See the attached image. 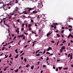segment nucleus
<instances>
[{
	"label": "nucleus",
	"instance_id": "603ef678",
	"mask_svg": "<svg viewBox=\"0 0 73 73\" xmlns=\"http://www.w3.org/2000/svg\"><path fill=\"white\" fill-rule=\"evenodd\" d=\"M25 25V24H23L22 25V26L23 27H24V25Z\"/></svg>",
	"mask_w": 73,
	"mask_h": 73
},
{
	"label": "nucleus",
	"instance_id": "f704fd0d",
	"mask_svg": "<svg viewBox=\"0 0 73 73\" xmlns=\"http://www.w3.org/2000/svg\"><path fill=\"white\" fill-rule=\"evenodd\" d=\"M70 34H69L68 36V38H70Z\"/></svg>",
	"mask_w": 73,
	"mask_h": 73
},
{
	"label": "nucleus",
	"instance_id": "72a5a7b5",
	"mask_svg": "<svg viewBox=\"0 0 73 73\" xmlns=\"http://www.w3.org/2000/svg\"><path fill=\"white\" fill-rule=\"evenodd\" d=\"M25 54V53H23L22 54H21L20 56H23V55H24Z\"/></svg>",
	"mask_w": 73,
	"mask_h": 73
},
{
	"label": "nucleus",
	"instance_id": "6e6552de",
	"mask_svg": "<svg viewBox=\"0 0 73 73\" xmlns=\"http://www.w3.org/2000/svg\"><path fill=\"white\" fill-rule=\"evenodd\" d=\"M14 71L16 73H17V72H19V69H17V70H15Z\"/></svg>",
	"mask_w": 73,
	"mask_h": 73
},
{
	"label": "nucleus",
	"instance_id": "79ce46f5",
	"mask_svg": "<svg viewBox=\"0 0 73 73\" xmlns=\"http://www.w3.org/2000/svg\"><path fill=\"white\" fill-rule=\"evenodd\" d=\"M26 68H28V67H29V64H28V65H27L26 66Z\"/></svg>",
	"mask_w": 73,
	"mask_h": 73
},
{
	"label": "nucleus",
	"instance_id": "052dcab7",
	"mask_svg": "<svg viewBox=\"0 0 73 73\" xmlns=\"http://www.w3.org/2000/svg\"><path fill=\"white\" fill-rule=\"evenodd\" d=\"M14 70V68H11L10 69V70Z\"/></svg>",
	"mask_w": 73,
	"mask_h": 73
},
{
	"label": "nucleus",
	"instance_id": "bf43d9fd",
	"mask_svg": "<svg viewBox=\"0 0 73 73\" xmlns=\"http://www.w3.org/2000/svg\"><path fill=\"white\" fill-rule=\"evenodd\" d=\"M24 28H22L21 29V31H23V30H24Z\"/></svg>",
	"mask_w": 73,
	"mask_h": 73
},
{
	"label": "nucleus",
	"instance_id": "c756f323",
	"mask_svg": "<svg viewBox=\"0 0 73 73\" xmlns=\"http://www.w3.org/2000/svg\"><path fill=\"white\" fill-rule=\"evenodd\" d=\"M5 47H3L2 48V50H4V49H5Z\"/></svg>",
	"mask_w": 73,
	"mask_h": 73
},
{
	"label": "nucleus",
	"instance_id": "a878e982",
	"mask_svg": "<svg viewBox=\"0 0 73 73\" xmlns=\"http://www.w3.org/2000/svg\"><path fill=\"white\" fill-rule=\"evenodd\" d=\"M5 58H7V57H8V56L7 55H5Z\"/></svg>",
	"mask_w": 73,
	"mask_h": 73
},
{
	"label": "nucleus",
	"instance_id": "9d476101",
	"mask_svg": "<svg viewBox=\"0 0 73 73\" xmlns=\"http://www.w3.org/2000/svg\"><path fill=\"white\" fill-rule=\"evenodd\" d=\"M62 67H58V69H60V70H61V69H62Z\"/></svg>",
	"mask_w": 73,
	"mask_h": 73
},
{
	"label": "nucleus",
	"instance_id": "de8ad7c7",
	"mask_svg": "<svg viewBox=\"0 0 73 73\" xmlns=\"http://www.w3.org/2000/svg\"><path fill=\"white\" fill-rule=\"evenodd\" d=\"M38 31H39L38 32V33L39 34L40 33V32H41V30H39Z\"/></svg>",
	"mask_w": 73,
	"mask_h": 73
},
{
	"label": "nucleus",
	"instance_id": "0e129e2a",
	"mask_svg": "<svg viewBox=\"0 0 73 73\" xmlns=\"http://www.w3.org/2000/svg\"><path fill=\"white\" fill-rule=\"evenodd\" d=\"M64 30H62V31H61V33H64Z\"/></svg>",
	"mask_w": 73,
	"mask_h": 73
},
{
	"label": "nucleus",
	"instance_id": "423d86ee",
	"mask_svg": "<svg viewBox=\"0 0 73 73\" xmlns=\"http://www.w3.org/2000/svg\"><path fill=\"white\" fill-rule=\"evenodd\" d=\"M51 33H52V32L50 33H48L46 35V36H47V37H48L49 36V35H50V34H51Z\"/></svg>",
	"mask_w": 73,
	"mask_h": 73
},
{
	"label": "nucleus",
	"instance_id": "49530a36",
	"mask_svg": "<svg viewBox=\"0 0 73 73\" xmlns=\"http://www.w3.org/2000/svg\"><path fill=\"white\" fill-rule=\"evenodd\" d=\"M24 35L23 34H22V35H21V37H23Z\"/></svg>",
	"mask_w": 73,
	"mask_h": 73
},
{
	"label": "nucleus",
	"instance_id": "412c9836",
	"mask_svg": "<svg viewBox=\"0 0 73 73\" xmlns=\"http://www.w3.org/2000/svg\"><path fill=\"white\" fill-rule=\"evenodd\" d=\"M24 60L25 62H27V59L26 58H25L24 59Z\"/></svg>",
	"mask_w": 73,
	"mask_h": 73
},
{
	"label": "nucleus",
	"instance_id": "8fccbe9b",
	"mask_svg": "<svg viewBox=\"0 0 73 73\" xmlns=\"http://www.w3.org/2000/svg\"><path fill=\"white\" fill-rule=\"evenodd\" d=\"M70 36L72 38H73V36L72 34H70Z\"/></svg>",
	"mask_w": 73,
	"mask_h": 73
},
{
	"label": "nucleus",
	"instance_id": "b1692460",
	"mask_svg": "<svg viewBox=\"0 0 73 73\" xmlns=\"http://www.w3.org/2000/svg\"><path fill=\"white\" fill-rule=\"evenodd\" d=\"M17 37L19 38H20L21 37V35H20L19 36H18Z\"/></svg>",
	"mask_w": 73,
	"mask_h": 73
},
{
	"label": "nucleus",
	"instance_id": "2eb2a0df",
	"mask_svg": "<svg viewBox=\"0 0 73 73\" xmlns=\"http://www.w3.org/2000/svg\"><path fill=\"white\" fill-rule=\"evenodd\" d=\"M5 22H6V21L5 20L3 21V22H4V24L3 25H5V24H5Z\"/></svg>",
	"mask_w": 73,
	"mask_h": 73
},
{
	"label": "nucleus",
	"instance_id": "a18cd8bd",
	"mask_svg": "<svg viewBox=\"0 0 73 73\" xmlns=\"http://www.w3.org/2000/svg\"><path fill=\"white\" fill-rule=\"evenodd\" d=\"M31 27V25L29 24L28 27Z\"/></svg>",
	"mask_w": 73,
	"mask_h": 73
},
{
	"label": "nucleus",
	"instance_id": "0eeeda50",
	"mask_svg": "<svg viewBox=\"0 0 73 73\" xmlns=\"http://www.w3.org/2000/svg\"><path fill=\"white\" fill-rule=\"evenodd\" d=\"M37 42V41H35L33 42V43L32 44L33 46H34V45H35V42Z\"/></svg>",
	"mask_w": 73,
	"mask_h": 73
},
{
	"label": "nucleus",
	"instance_id": "4468645a",
	"mask_svg": "<svg viewBox=\"0 0 73 73\" xmlns=\"http://www.w3.org/2000/svg\"><path fill=\"white\" fill-rule=\"evenodd\" d=\"M40 18V15H38L37 17V19H39Z\"/></svg>",
	"mask_w": 73,
	"mask_h": 73
},
{
	"label": "nucleus",
	"instance_id": "4d7b16f0",
	"mask_svg": "<svg viewBox=\"0 0 73 73\" xmlns=\"http://www.w3.org/2000/svg\"><path fill=\"white\" fill-rule=\"evenodd\" d=\"M21 60H23V59H24V58L23 57H22L21 58Z\"/></svg>",
	"mask_w": 73,
	"mask_h": 73
},
{
	"label": "nucleus",
	"instance_id": "2f4dec72",
	"mask_svg": "<svg viewBox=\"0 0 73 73\" xmlns=\"http://www.w3.org/2000/svg\"><path fill=\"white\" fill-rule=\"evenodd\" d=\"M63 69L64 70H68V68H64Z\"/></svg>",
	"mask_w": 73,
	"mask_h": 73
},
{
	"label": "nucleus",
	"instance_id": "6e6d98bb",
	"mask_svg": "<svg viewBox=\"0 0 73 73\" xmlns=\"http://www.w3.org/2000/svg\"><path fill=\"white\" fill-rule=\"evenodd\" d=\"M28 46V45H26L24 46V48H27Z\"/></svg>",
	"mask_w": 73,
	"mask_h": 73
},
{
	"label": "nucleus",
	"instance_id": "864d4df0",
	"mask_svg": "<svg viewBox=\"0 0 73 73\" xmlns=\"http://www.w3.org/2000/svg\"><path fill=\"white\" fill-rule=\"evenodd\" d=\"M11 18H12V16H9V19H11Z\"/></svg>",
	"mask_w": 73,
	"mask_h": 73
},
{
	"label": "nucleus",
	"instance_id": "9b49d317",
	"mask_svg": "<svg viewBox=\"0 0 73 73\" xmlns=\"http://www.w3.org/2000/svg\"><path fill=\"white\" fill-rule=\"evenodd\" d=\"M34 66H32L31 67V69H33Z\"/></svg>",
	"mask_w": 73,
	"mask_h": 73
},
{
	"label": "nucleus",
	"instance_id": "5fc2aeb1",
	"mask_svg": "<svg viewBox=\"0 0 73 73\" xmlns=\"http://www.w3.org/2000/svg\"><path fill=\"white\" fill-rule=\"evenodd\" d=\"M70 54H68V57H70Z\"/></svg>",
	"mask_w": 73,
	"mask_h": 73
},
{
	"label": "nucleus",
	"instance_id": "58836bf2",
	"mask_svg": "<svg viewBox=\"0 0 73 73\" xmlns=\"http://www.w3.org/2000/svg\"><path fill=\"white\" fill-rule=\"evenodd\" d=\"M24 34H25V35H28V34L26 33L25 32H24Z\"/></svg>",
	"mask_w": 73,
	"mask_h": 73
},
{
	"label": "nucleus",
	"instance_id": "4be33fe9",
	"mask_svg": "<svg viewBox=\"0 0 73 73\" xmlns=\"http://www.w3.org/2000/svg\"><path fill=\"white\" fill-rule=\"evenodd\" d=\"M5 25H6V26H7V27H9V28H10V27H9V26L7 25V24H5Z\"/></svg>",
	"mask_w": 73,
	"mask_h": 73
},
{
	"label": "nucleus",
	"instance_id": "a19ab883",
	"mask_svg": "<svg viewBox=\"0 0 73 73\" xmlns=\"http://www.w3.org/2000/svg\"><path fill=\"white\" fill-rule=\"evenodd\" d=\"M40 54H37L36 55V56H40Z\"/></svg>",
	"mask_w": 73,
	"mask_h": 73
},
{
	"label": "nucleus",
	"instance_id": "c9c22d12",
	"mask_svg": "<svg viewBox=\"0 0 73 73\" xmlns=\"http://www.w3.org/2000/svg\"><path fill=\"white\" fill-rule=\"evenodd\" d=\"M25 36H23L22 40H24V39H25Z\"/></svg>",
	"mask_w": 73,
	"mask_h": 73
},
{
	"label": "nucleus",
	"instance_id": "393cba45",
	"mask_svg": "<svg viewBox=\"0 0 73 73\" xmlns=\"http://www.w3.org/2000/svg\"><path fill=\"white\" fill-rule=\"evenodd\" d=\"M55 70L56 72H58V68H56L55 69Z\"/></svg>",
	"mask_w": 73,
	"mask_h": 73
},
{
	"label": "nucleus",
	"instance_id": "3c124183",
	"mask_svg": "<svg viewBox=\"0 0 73 73\" xmlns=\"http://www.w3.org/2000/svg\"><path fill=\"white\" fill-rule=\"evenodd\" d=\"M54 29H56V25H54Z\"/></svg>",
	"mask_w": 73,
	"mask_h": 73
},
{
	"label": "nucleus",
	"instance_id": "7c9ffc66",
	"mask_svg": "<svg viewBox=\"0 0 73 73\" xmlns=\"http://www.w3.org/2000/svg\"><path fill=\"white\" fill-rule=\"evenodd\" d=\"M72 58H73V56H70V59L72 60Z\"/></svg>",
	"mask_w": 73,
	"mask_h": 73
},
{
	"label": "nucleus",
	"instance_id": "4c0bfd02",
	"mask_svg": "<svg viewBox=\"0 0 73 73\" xmlns=\"http://www.w3.org/2000/svg\"><path fill=\"white\" fill-rule=\"evenodd\" d=\"M46 54H50V53L49 52H46Z\"/></svg>",
	"mask_w": 73,
	"mask_h": 73
},
{
	"label": "nucleus",
	"instance_id": "cd10ccee",
	"mask_svg": "<svg viewBox=\"0 0 73 73\" xmlns=\"http://www.w3.org/2000/svg\"><path fill=\"white\" fill-rule=\"evenodd\" d=\"M57 36H58V37H60V35H59V34H57Z\"/></svg>",
	"mask_w": 73,
	"mask_h": 73
},
{
	"label": "nucleus",
	"instance_id": "f03ea898",
	"mask_svg": "<svg viewBox=\"0 0 73 73\" xmlns=\"http://www.w3.org/2000/svg\"><path fill=\"white\" fill-rule=\"evenodd\" d=\"M52 48L50 47H49L48 48H47L46 50L47 51H49L50 50H52Z\"/></svg>",
	"mask_w": 73,
	"mask_h": 73
},
{
	"label": "nucleus",
	"instance_id": "c03bdc74",
	"mask_svg": "<svg viewBox=\"0 0 73 73\" xmlns=\"http://www.w3.org/2000/svg\"><path fill=\"white\" fill-rule=\"evenodd\" d=\"M21 42V40H20V41L19 42V43L18 44V45H20V43Z\"/></svg>",
	"mask_w": 73,
	"mask_h": 73
},
{
	"label": "nucleus",
	"instance_id": "ea45409f",
	"mask_svg": "<svg viewBox=\"0 0 73 73\" xmlns=\"http://www.w3.org/2000/svg\"><path fill=\"white\" fill-rule=\"evenodd\" d=\"M18 15V13H16L14 15V16H16Z\"/></svg>",
	"mask_w": 73,
	"mask_h": 73
},
{
	"label": "nucleus",
	"instance_id": "680f3d73",
	"mask_svg": "<svg viewBox=\"0 0 73 73\" xmlns=\"http://www.w3.org/2000/svg\"><path fill=\"white\" fill-rule=\"evenodd\" d=\"M43 68H45V67H46V65H44L43 66Z\"/></svg>",
	"mask_w": 73,
	"mask_h": 73
},
{
	"label": "nucleus",
	"instance_id": "7ed1b4c3",
	"mask_svg": "<svg viewBox=\"0 0 73 73\" xmlns=\"http://www.w3.org/2000/svg\"><path fill=\"white\" fill-rule=\"evenodd\" d=\"M42 7H43V5H42V3L39 6V8H41Z\"/></svg>",
	"mask_w": 73,
	"mask_h": 73
},
{
	"label": "nucleus",
	"instance_id": "09e8293b",
	"mask_svg": "<svg viewBox=\"0 0 73 73\" xmlns=\"http://www.w3.org/2000/svg\"><path fill=\"white\" fill-rule=\"evenodd\" d=\"M26 25V28H27V27H28V25H27V23H26L25 24Z\"/></svg>",
	"mask_w": 73,
	"mask_h": 73
},
{
	"label": "nucleus",
	"instance_id": "dca6fc26",
	"mask_svg": "<svg viewBox=\"0 0 73 73\" xmlns=\"http://www.w3.org/2000/svg\"><path fill=\"white\" fill-rule=\"evenodd\" d=\"M66 42V41L65 40H64L63 41V42H62V44H64L65 42Z\"/></svg>",
	"mask_w": 73,
	"mask_h": 73
},
{
	"label": "nucleus",
	"instance_id": "e2e57ef3",
	"mask_svg": "<svg viewBox=\"0 0 73 73\" xmlns=\"http://www.w3.org/2000/svg\"><path fill=\"white\" fill-rule=\"evenodd\" d=\"M17 22H18V23H19L20 22V20L19 19H18L17 20Z\"/></svg>",
	"mask_w": 73,
	"mask_h": 73
},
{
	"label": "nucleus",
	"instance_id": "c85d7f7f",
	"mask_svg": "<svg viewBox=\"0 0 73 73\" xmlns=\"http://www.w3.org/2000/svg\"><path fill=\"white\" fill-rule=\"evenodd\" d=\"M31 23H33L34 22V21L33 20H32V19H31Z\"/></svg>",
	"mask_w": 73,
	"mask_h": 73
},
{
	"label": "nucleus",
	"instance_id": "e433bc0d",
	"mask_svg": "<svg viewBox=\"0 0 73 73\" xmlns=\"http://www.w3.org/2000/svg\"><path fill=\"white\" fill-rule=\"evenodd\" d=\"M16 36H15L14 38L13 39V40H15V38H16Z\"/></svg>",
	"mask_w": 73,
	"mask_h": 73
},
{
	"label": "nucleus",
	"instance_id": "69168bd1",
	"mask_svg": "<svg viewBox=\"0 0 73 73\" xmlns=\"http://www.w3.org/2000/svg\"><path fill=\"white\" fill-rule=\"evenodd\" d=\"M15 15V13H13L11 14V16H12V15Z\"/></svg>",
	"mask_w": 73,
	"mask_h": 73
},
{
	"label": "nucleus",
	"instance_id": "6ab92c4d",
	"mask_svg": "<svg viewBox=\"0 0 73 73\" xmlns=\"http://www.w3.org/2000/svg\"><path fill=\"white\" fill-rule=\"evenodd\" d=\"M37 63L38 64H36L37 65H39V64H40V62H37Z\"/></svg>",
	"mask_w": 73,
	"mask_h": 73
},
{
	"label": "nucleus",
	"instance_id": "774afa93",
	"mask_svg": "<svg viewBox=\"0 0 73 73\" xmlns=\"http://www.w3.org/2000/svg\"><path fill=\"white\" fill-rule=\"evenodd\" d=\"M58 32V30H57L56 31H55V32H56V33Z\"/></svg>",
	"mask_w": 73,
	"mask_h": 73
},
{
	"label": "nucleus",
	"instance_id": "aec40b11",
	"mask_svg": "<svg viewBox=\"0 0 73 73\" xmlns=\"http://www.w3.org/2000/svg\"><path fill=\"white\" fill-rule=\"evenodd\" d=\"M37 12V11H33V13H36Z\"/></svg>",
	"mask_w": 73,
	"mask_h": 73
},
{
	"label": "nucleus",
	"instance_id": "f3484780",
	"mask_svg": "<svg viewBox=\"0 0 73 73\" xmlns=\"http://www.w3.org/2000/svg\"><path fill=\"white\" fill-rule=\"evenodd\" d=\"M0 21H1L0 22V23H3V21L1 19H0Z\"/></svg>",
	"mask_w": 73,
	"mask_h": 73
},
{
	"label": "nucleus",
	"instance_id": "ddd939ff",
	"mask_svg": "<svg viewBox=\"0 0 73 73\" xmlns=\"http://www.w3.org/2000/svg\"><path fill=\"white\" fill-rule=\"evenodd\" d=\"M16 9H15V11H19V10H18L19 9L18 8V7H16Z\"/></svg>",
	"mask_w": 73,
	"mask_h": 73
},
{
	"label": "nucleus",
	"instance_id": "f8f14e48",
	"mask_svg": "<svg viewBox=\"0 0 73 73\" xmlns=\"http://www.w3.org/2000/svg\"><path fill=\"white\" fill-rule=\"evenodd\" d=\"M53 25H58V23H52Z\"/></svg>",
	"mask_w": 73,
	"mask_h": 73
},
{
	"label": "nucleus",
	"instance_id": "39448f33",
	"mask_svg": "<svg viewBox=\"0 0 73 73\" xmlns=\"http://www.w3.org/2000/svg\"><path fill=\"white\" fill-rule=\"evenodd\" d=\"M61 49L62 50H63V49H64V50H65V46H62L61 48Z\"/></svg>",
	"mask_w": 73,
	"mask_h": 73
},
{
	"label": "nucleus",
	"instance_id": "bb28decb",
	"mask_svg": "<svg viewBox=\"0 0 73 73\" xmlns=\"http://www.w3.org/2000/svg\"><path fill=\"white\" fill-rule=\"evenodd\" d=\"M68 27L71 28H72V26L69 25L68 26Z\"/></svg>",
	"mask_w": 73,
	"mask_h": 73
},
{
	"label": "nucleus",
	"instance_id": "20e7f679",
	"mask_svg": "<svg viewBox=\"0 0 73 73\" xmlns=\"http://www.w3.org/2000/svg\"><path fill=\"white\" fill-rule=\"evenodd\" d=\"M13 1H10V5H13Z\"/></svg>",
	"mask_w": 73,
	"mask_h": 73
},
{
	"label": "nucleus",
	"instance_id": "f257e3e1",
	"mask_svg": "<svg viewBox=\"0 0 73 73\" xmlns=\"http://www.w3.org/2000/svg\"><path fill=\"white\" fill-rule=\"evenodd\" d=\"M25 9H29L28 11L30 13H31L32 14H33V13H33V11L32 12H31L30 11L31 10H33V9H35L36 8V6L34 7L33 8H29V7H27V8H25Z\"/></svg>",
	"mask_w": 73,
	"mask_h": 73
},
{
	"label": "nucleus",
	"instance_id": "a211bd4d",
	"mask_svg": "<svg viewBox=\"0 0 73 73\" xmlns=\"http://www.w3.org/2000/svg\"><path fill=\"white\" fill-rule=\"evenodd\" d=\"M19 56V54H17V55L15 57V58H17L18 57V56Z\"/></svg>",
	"mask_w": 73,
	"mask_h": 73
},
{
	"label": "nucleus",
	"instance_id": "5701e85b",
	"mask_svg": "<svg viewBox=\"0 0 73 73\" xmlns=\"http://www.w3.org/2000/svg\"><path fill=\"white\" fill-rule=\"evenodd\" d=\"M24 13V14L27 15L28 14V13L27 12H25V11H23Z\"/></svg>",
	"mask_w": 73,
	"mask_h": 73
},
{
	"label": "nucleus",
	"instance_id": "473e14b6",
	"mask_svg": "<svg viewBox=\"0 0 73 73\" xmlns=\"http://www.w3.org/2000/svg\"><path fill=\"white\" fill-rule=\"evenodd\" d=\"M53 68L54 69H56V67H55L54 65H53Z\"/></svg>",
	"mask_w": 73,
	"mask_h": 73
},
{
	"label": "nucleus",
	"instance_id": "13d9d810",
	"mask_svg": "<svg viewBox=\"0 0 73 73\" xmlns=\"http://www.w3.org/2000/svg\"><path fill=\"white\" fill-rule=\"evenodd\" d=\"M11 56H12V55L11 54H10L9 57H11Z\"/></svg>",
	"mask_w": 73,
	"mask_h": 73
},
{
	"label": "nucleus",
	"instance_id": "338daca9",
	"mask_svg": "<svg viewBox=\"0 0 73 73\" xmlns=\"http://www.w3.org/2000/svg\"><path fill=\"white\" fill-rule=\"evenodd\" d=\"M70 42H72V43H73V41L72 40H70Z\"/></svg>",
	"mask_w": 73,
	"mask_h": 73
},
{
	"label": "nucleus",
	"instance_id": "1a4fd4ad",
	"mask_svg": "<svg viewBox=\"0 0 73 73\" xmlns=\"http://www.w3.org/2000/svg\"><path fill=\"white\" fill-rule=\"evenodd\" d=\"M16 32H17V35H19V30H16Z\"/></svg>",
	"mask_w": 73,
	"mask_h": 73
},
{
	"label": "nucleus",
	"instance_id": "37998d69",
	"mask_svg": "<svg viewBox=\"0 0 73 73\" xmlns=\"http://www.w3.org/2000/svg\"><path fill=\"white\" fill-rule=\"evenodd\" d=\"M48 60H49V58H48V57H47V58L46 59V60L48 61Z\"/></svg>",
	"mask_w": 73,
	"mask_h": 73
}]
</instances>
